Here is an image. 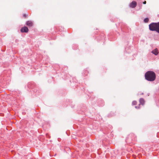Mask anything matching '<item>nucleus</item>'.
<instances>
[{"label":"nucleus","mask_w":159,"mask_h":159,"mask_svg":"<svg viewBox=\"0 0 159 159\" xmlns=\"http://www.w3.org/2000/svg\"><path fill=\"white\" fill-rule=\"evenodd\" d=\"M145 76L146 80L150 81L154 80L156 77L155 73L152 71L147 72L145 75Z\"/></svg>","instance_id":"f257e3e1"},{"label":"nucleus","mask_w":159,"mask_h":159,"mask_svg":"<svg viewBox=\"0 0 159 159\" xmlns=\"http://www.w3.org/2000/svg\"><path fill=\"white\" fill-rule=\"evenodd\" d=\"M149 30L151 31H156L157 32L158 27V23H152L150 24L149 25Z\"/></svg>","instance_id":"f03ea898"},{"label":"nucleus","mask_w":159,"mask_h":159,"mask_svg":"<svg viewBox=\"0 0 159 159\" xmlns=\"http://www.w3.org/2000/svg\"><path fill=\"white\" fill-rule=\"evenodd\" d=\"M29 29L26 26H24L22 27L20 29V31L22 33H27Z\"/></svg>","instance_id":"7ed1b4c3"},{"label":"nucleus","mask_w":159,"mask_h":159,"mask_svg":"<svg viewBox=\"0 0 159 159\" xmlns=\"http://www.w3.org/2000/svg\"><path fill=\"white\" fill-rule=\"evenodd\" d=\"M137 5V2L135 1H132L130 4V7L134 8Z\"/></svg>","instance_id":"20e7f679"},{"label":"nucleus","mask_w":159,"mask_h":159,"mask_svg":"<svg viewBox=\"0 0 159 159\" xmlns=\"http://www.w3.org/2000/svg\"><path fill=\"white\" fill-rule=\"evenodd\" d=\"M26 24L29 27H31L33 25V23L31 21H28L26 22Z\"/></svg>","instance_id":"39448f33"},{"label":"nucleus","mask_w":159,"mask_h":159,"mask_svg":"<svg viewBox=\"0 0 159 159\" xmlns=\"http://www.w3.org/2000/svg\"><path fill=\"white\" fill-rule=\"evenodd\" d=\"M152 52L155 55H157L158 53V52L157 49L156 48L152 51Z\"/></svg>","instance_id":"423d86ee"},{"label":"nucleus","mask_w":159,"mask_h":159,"mask_svg":"<svg viewBox=\"0 0 159 159\" xmlns=\"http://www.w3.org/2000/svg\"><path fill=\"white\" fill-rule=\"evenodd\" d=\"M139 102L140 104H141L142 105H143L145 103V101L144 99L143 98H141L139 100Z\"/></svg>","instance_id":"0eeeda50"},{"label":"nucleus","mask_w":159,"mask_h":159,"mask_svg":"<svg viewBox=\"0 0 159 159\" xmlns=\"http://www.w3.org/2000/svg\"><path fill=\"white\" fill-rule=\"evenodd\" d=\"M28 16V14L27 13H25L23 14V17L25 18H26Z\"/></svg>","instance_id":"6e6552de"},{"label":"nucleus","mask_w":159,"mask_h":159,"mask_svg":"<svg viewBox=\"0 0 159 159\" xmlns=\"http://www.w3.org/2000/svg\"><path fill=\"white\" fill-rule=\"evenodd\" d=\"M149 21V19L148 18H146L144 20V21L145 23H147Z\"/></svg>","instance_id":"1a4fd4ad"},{"label":"nucleus","mask_w":159,"mask_h":159,"mask_svg":"<svg viewBox=\"0 0 159 159\" xmlns=\"http://www.w3.org/2000/svg\"><path fill=\"white\" fill-rule=\"evenodd\" d=\"M137 102L135 101H133L132 102V104L133 105H135L137 104Z\"/></svg>","instance_id":"9d476101"},{"label":"nucleus","mask_w":159,"mask_h":159,"mask_svg":"<svg viewBox=\"0 0 159 159\" xmlns=\"http://www.w3.org/2000/svg\"><path fill=\"white\" fill-rule=\"evenodd\" d=\"M157 32L159 33V22H158V27L157 30Z\"/></svg>","instance_id":"9b49d317"},{"label":"nucleus","mask_w":159,"mask_h":159,"mask_svg":"<svg viewBox=\"0 0 159 159\" xmlns=\"http://www.w3.org/2000/svg\"><path fill=\"white\" fill-rule=\"evenodd\" d=\"M135 107L136 108H137V109H139V106H135Z\"/></svg>","instance_id":"f8f14e48"},{"label":"nucleus","mask_w":159,"mask_h":159,"mask_svg":"<svg viewBox=\"0 0 159 159\" xmlns=\"http://www.w3.org/2000/svg\"><path fill=\"white\" fill-rule=\"evenodd\" d=\"M146 1H144V2H143V4H146Z\"/></svg>","instance_id":"ddd939ff"}]
</instances>
